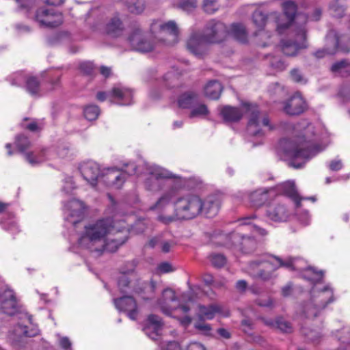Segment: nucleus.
Here are the masks:
<instances>
[{
  "label": "nucleus",
  "instance_id": "32",
  "mask_svg": "<svg viewBox=\"0 0 350 350\" xmlns=\"http://www.w3.org/2000/svg\"><path fill=\"white\" fill-rule=\"evenodd\" d=\"M267 217L275 222L286 221L289 214L286 207L284 204H274L268 206Z\"/></svg>",
  "mask_w": 350,
  "mask_h": 350
},
{
  "label": "nucleus",
  "instance_id": "8",
  "mask_svg": "<svg viewBox=\"0 0 350 350\" xmlns=\"http://www.w3.org/2000/svg\"><path fill=\"white\" fill-rule=\"evenodd\" d=\"M150 31L155 39L167 45L174 44L178 41V29L173 21L166 23L161 21H154L150 25Z\"/></svg>",
  "mask_w": 350,
  "mask_h": 350
},
{
  "label": "nucleus",
  "instance_id": "34",
  "mask_svg": "<svg viewBox=\"0 0 350 350\" xmlns=\"http://www.w3.org/2000/svg\"><path fill=\"white\" fill-rule=\"evenodd\" d=\"M242 105L241 109L231 106H224L221 107L220 110V114L221 115L224 121L228 122H238L239 121L244 112L243 105Z\"/></svg>",
  "mask_w": 350,
  "mask_h": 350
},
{
  "label": "nucleus",
  "instance_id": "58",
  "mask_svg": "<svg viewBox=\"0 0 350 350\" xmlns=\"http://www.w3.org/2000/svg\"><path fill=\"white\" fill-rule=\"evenodd\" d=\"M75 189V183L73 181L72 177L68 176L64 180V185L62 187V191L66 193H70L73 189Z\"/></svg>",
  "mask_w": 350,
  "mask_h": 350
},
{
  "label": "nucleus",
  "instance_id": "29",
  "mask_svg": "<svg viewBox=\"0 0 350 350\" xmlns=\"http://www.w3.org/2000/svg\"><path fill=\"white\" fill-rule=\"evenodd\" d=\"M163 323L159 317L154 314L148 316L145 327V334L152 340H156L163 327Z\"/></svg>",
  "mask_w": 350,
  "mask_h": 350
},
{
  "label": "nucleus",
  "instance_id": "26",
  "mask_svg": "<svg viewBox=\"0 0 350 350\" xmlns=\"http://www.w3.org/2000/svg\"><path fill=\"white\" fill-rule=\"evenodd\" d=\"M177 198V191L174 189H169L162 194L154 204L150 207V210L159 212L158 217L162 214L169 215L166 213V210L172 202L175 205Z\"/></svg>",
  "mask_w": 350,
  "mask_h": 350
},
{
  "label": "nucleus",
  "instance_id": "3",
  "mask_svg": "<svg viewBox=\"0 0 350 350\" xmlns=\"http://www.w3.org/2000/svg\"><path fill=\"white\" fill-rule=\"evenodd\" d=\"M119 219L106 218L88 224L84 227L80 237L79 245L91 252H102L105 245V239L116 230V224Z\"/></svg>",
  "mask_w": 350,
  "mask_h": 350
},
{
  "label": "nucleus",
  "instance_id": "54",
  "mask_svg": "<svg viewBox=\"0 0 350 350\" xmlns=\"http://www.w3.org/2000/svg\"><path fill=\"white\" fill-rule=\"evenodd\" d=\"M209 258L212 265L218 268L223 267L226 262L225 256L220 254H213Z\"/></svg>",
  "mask_w": 350,
  "mask_h": 350
},
{
  "label": "nucleus",
  "instance_id": "31",
  "mask_svg": "<svg viewBox=\"0 0 350 350\" xmlns=\"http://www.w3.org/2000/svg\"><path fill=\"white\" fill-rule=\"evenodd\" d=\"M109 95L117 99L122 105H128L132 103L133 92L131 89L120 84L114 86Z\"/></svg>",
  "mask_w": 350,
  "mask_h": 350
},
{
  "label": "nucleus",
  "instance_id": "4",
  "mask_svg": "<svg viewBox=\"0 0 350 350\" xmlns=\"http://www.w3.org/2000/svg\"><path fill=\"white\" fill-rule=\"evenodd\" d=\"M299 260L288 258L283 260L278 256L263 255L258 259L252 260L245 268V271L252 277L267 281L273 278V273L280 267H284L288 269L300 270L298 266Z\"/></svg>",
  "mask_w": 350,
  "mask_h": 350
},
{
  "label": "nucleus",
  "instance_id": "25",
  "mask_svg": "<svg viewBox=\"0 0 350 350\" xmlns=\"http://www.w3.org/2000/svg\"><path fill=\"white\" fill-rule=\"evenodd\" d=\"M308 107L307 103L299 93H295L284 105V111L291 116L302 113Z\"/></svg>",
  "mask_w": 350,
  "mask_h": 350
},
{
  "label": "nucleus",
  "instance_id": "45",
  "mask_svg": "<svg viewBox=\"0 0 350 350\" xmlns=\"http://www.w3.org/2000/svg\"><path fill=\"white\" fill-rule=\"evenodd\" d=\"M209 113L207 106L200 102L199 99L190 109L189 118H205Z\"/></svg>",
  "mask_w": 350,
  "mask_h": 350
},
{
  "label": "nucleus",
  "instance_id": "36",
  "mask_svg": "<svg viewBox=\"0 0 350 350\" xmlns=\"http://www.w3.org/2000/svg\"><path fill=\"white\" fill-rule=\"evenodd\" d=\"M280 191L290 198H291L295 203L296 207L300 206L301 200L303 199L299 197L296 190L295 183L293 181H286L279 185Z\"/></svg>",
  "mask_w": 350,
  "mask_h": 350
},
{
  "label": "nucleus",
  "instance_id": "63",
  "mask_svg": "<svg viewBox=\"0 0 350 350\" xmlns=\"http://www.w3.org/2000/svg\"><path fill=\"white\" fill-rule=\"evenodd\" d=\"M197 322L194 324V327L196 329L204 332V334H208L211 330V327L209 324L205 323L204 322Z\"/></svg>",
  "mask_w": 350,
  "mask_h": 350
},
{
  "label": "nucleus",
  "instance_id": "12",
  "mask_svg": "<svg viewBox=\"0 0 350 350\" xmlns=\"http://www.w3.org/2000/svg\"><path fill=\"white\" fill-rule=\"evenodd\" d=\"M294 25L295 40H283L280 44L281 50L286 56H295L300 50L307 47L306 28L302 25L297 26L295 24Z\"/></svg>",
  "mask_w": 350,
  "mask_h": 350
},
{
  "label": "nucleus",
  "instance_id": "30",
  "mask_svg": "<svg viewBox=\"0 0 350 350\" xmlns=\"http://www.w3.org/2000/svg\"><path fill=\"white\" fill-rule=\"evenodd\" d=\"M273 13H271L269 16L265 15L260 10H256L252 15V21L254 25L260 31V37L267 36L270 38V34L267 32L262 31L264 27L269 25L273 21L275 24V19L271 17Z\"/></svg>",
  "mask_w": 350,
  "mask_h": 350
},
{
  "label": "nucleus",
  "instance_id": "24",
  "mask_svg": "<svg viewBox=\"0 0 350 350\" xmlns=\"http://www.w3.org/2000/svg\"><path fill=\"white\" fill-rule=\"evenodd\" d=\"M196 316L200 321L212 320L215 316L219 314L227 317L229 314L228 310L224 309L221 305L212 304L208 306L198 305Z\"/></svg>",
  "mask_w": 350,
  "mask_h": 350
},
{
  "label": "nucleus",
  "instance_id": "16",
  "mask_svg": "<svg viewBox=\"0 0 350 350\" xmlns=\"http://www.w3.org/2000/svg\"><path fill=\"white\" fill-rule=\"evenodd\" d=\"M203 34L210 44L220 43L228 36V27L221 22L211 21L206 24Z\"/></svg>",
  "mask_w": 350,
  "mask_h": 350
},
{
  "label": "nucleus",
  "instance_id": "33",
  "mask_svg": "<svg viewBox=\"0 0 350 350\" xmlns=\"http://www.w3.org/2000/svg\"><path fill=\"white\" fill-rule=\"evenodd\" d=\"M24 157L26 161L32 166L38 165L46 160L53 158L50 151L46 149L25 152Z\"/></svg>",
  "mask_w": 350,
  "mask_h": 350
},
{
  "label": "nucleus",
  "instance_id": "35",
  "mask_svg": "<svg viewBox=\"0 0 350 350\" xmlns=\"http://www.w3.org/2000/svg\"><path fill=\"white\" fill-rule=\"evenodd\" d=\"M228 36H231L239 42L245 43L248 39V32L245 26L241 23H234L228 28Z\"/></svg>",
  "mask_w": 350,
  "mask_h": 350
},
{
  "label": "nucleus",
  "instance_id": "20",
  "mask_svg": "<svg viewBox=\"0 0 350 350\" xmlns=\"http://www.w3.org/2000/svg\"><path fill=\"white\" fill-rule=\"evenodd\" d=\"M36 20L43 27H54L62 24L63 21L61 13L53 9L41 8L37 10Z\"/></svg>",
  "mask_w": 350,
  "mask_h": 350
},
{
  "label": "nucleus",
  "instance_id": "51",
  "mask_svg": "<svg viewBox=\"0 0 350 350\" xmlns=\"http://www.w3.org/2000/svg\"><path fill=\"white\" fill-rule=\"evenodd\" d=\"M85 118L88 120H96L100 113V110L96 105H91L87 106L83 111Z\"/></svg>",
  "mask_w": 350,
  "mask_h": 350
},
{
  "label": "nucleus",
  "instance_id": "44",
  "mask_svg": "<svg viewBox=\"0 0 350 350\" xmlns=\"http://www.w3.org/2000/svg\"><path fill=\"white\" fill-rule=\"evenodd\" d=\"M322 14V10L319 8H317L314 10L313 13L309 16H306L305 14H298L295 17V24L297 26L301 25L305 27V25L309 18L310 21H317L320 19Z\"/></svg>",
  "mask_w": 350,
  "mask_h": 350
},
{
  "label": "nucleus",
  "instance_id": "37",
  "mask_svg": "<svg viewBox=\"0 0 350 350\" xmlns=\"http://www.w3.org/2000/svg\"><path fill=\"white\" fill-rule=\"evenodd\" d=\"M198 94L192 92H188L180 95L178 99V107L183 109H191L198 101Z\"/></svg>",
  "mask_w": 350,
  "mask_h": 350
},
{
  "label": "nucleus",
  "instance_id": "59",
  "mask_svg": "<svg viewBox=\"0 0 350 350\" xmlns=\"http://www.w3.org/2000/svg\"><path fill=\"white\" fill-rule=\"evenodd\" d=\"M202 280L205 284H206L208 286L213 285V286H215V287L222 286L226 283L225 282H215L213 279V275L209 273L204 274L202 276Z\"/></svg>",
  "mask_w": 350,
  "mask_h": 350
},
{
  "label": "nucleus",
  "instance_id": "13",
  "mask_svg": "<svg viewBox=\"0 0 350 350\" xmlns=\"http://www.w3.org/2000/svg\"><path fill=\"white\" fill-rule=\"evenodd\" d=\"M130 230H133V228L130 229L129 226L126 225V220L119 219L116 224L115 232L105 239L103 252H116L121 245L125 243L127 234Z\"/></svg>",
  "mask_w": 350,
  "mask_h": 350
},
{
  "label": "nucleus",
  "instance_id": "46",
  "mask_svg": "<svg viewBox=\"0 0 350 350\" xmlns=\"http://www.w3.org/2000/svg\"><path fill=\"white\" fill-rule=\"evenodd\" d=\"M124 3L129 10L132 14H139L143 12L145 9L144 0H123Z\"/></svg>",
  "mask_w": 350,
  "mask_h": 350
},
{
  "label": "nucleus",
  "instance_id": "43",
  "mask_svg": "<svg viewBox=\"0 0 350 350\" xmlns=\"http://www.w3.org/2000/svg\"><path fill=\"white\" fill-rule=\"evenodd\" d=\"M25 88L32 96H38L41 92L40 82L37 77L28 76L26 79Z\"/></svg>",
  "mask_w": 350,
  "mask_h": 350
},
{
  "label": "nucleus",
  "instance_id": "53",
  "mask_svg": "<svg viewBox=\"0 0 350 350\" xmlns=\"http://www.w3.org/2000/svg\"><path fill=\"white\" fill-rule=\"evenodd\" d=\"M16 144L18 150L23 154L27 152L26 150L30 147L31 145L29 139L23 135H19L17 137Z\"/></svg>",
  "mask_w": 350,
  "mask_h": 350
},
{
  "label": "nucleus",
  "instance_id": "40",
  "mask_svg": "<svg viewBox=\"0 0 350 350\" xmlns=\"http://www.w3.org/2000/svg\"><path fill=\"white\" fill-rule=\"evenodd\" d=\"M346 8V0H332L329 6L330 14L337 18H341L345 15Z\"/></svg>",
  "mask_w": 350,
  "mask_h": 350
},
{
  "label": "nucleus",
  "instance_id": "7",
  "mask_svg": "<svg viewBox=\"0 0 350 350\" xmlns=\"http://www.w3.org/2000/svg\"><path fill=\"white\" fill-rule=\"evenodd\" d=\"M135 275L131 274H122L118 280V288L122 293L145 294L142 295L144 299H148L154 293L155 290V284L154 282H145L135 281Z\"/></svg>",
  "mask_w": 350,
  "mask_h": 350
},
{
  "label": "nucleus",
  "instance_id": "27",
  "mask_svg": "<svg viewBox=\"0 0 350 350\" xmlns=\"http://www.w3.org/2000/svg\"><path fill=\"white\" fill-rule=\"evenodd\" d=\"M116 308L127 313L131 320H135L138 314L137 306L135 300L131 296H123L119 299H113Z\"/></svg>",
  "mask_w": 350,
  "mask_h": 350
},
{
  "label": "nucleus",
  "instance_id": "23",
  "mask_svg": "<svg viewBox=\"0 0 350 350\" xmlns=\"http://www.w3.org/2000/svg\"><path fill=\"white\" fill-rule=\"evenodd\" d=\"M84 205L81 201L72 200L64 205V213L66 219L73 224L76 225L81 221L84 215Z\"/></svg>",
  "mask_w": 350,
  "mask_h": 350
},
{
  "label": "nucleus",
  "instance_id": "38",
  "mask_svg": "<svg viewBox=\"0 0 350 350\" xmlns=\"http://www.w3.org/2000/svg\"><path fill=\"white\" fill-rule=\"evenodd\" d=\"M221 91L222 86L217 81H210L204 88L205 96L213 100L219 98Z\"/></svg>",
  "mask_w": 350,
  "mask_h": 350
},
{
  "label": "nucleus",
  "instance_id": "17",
  "mask_svg": "<svg viewBox=\"0 0 350 350\" xmlns=\"http://www.w3.org/2000/svg\"><path fill=\"white\" fill-rule=\"evenodd\" d=\"M0 312L8 316L15 314L18 310V304L14 291L6 284L1 286Z\"/></svg>",
  "mask_w": 350,
  "mask_h": 350
},
{
  "label": "nucleus",
  "instance_id": "28",
  "mask_svg": "<svg viewBox=\"0 0 350 350\" xmlns=\"http://www.w3.org/2000/svg\"><path fill=\"white\" fill-rule=\"evenodd\" d=\"M220 200L217 196H207L204 200L202 199V213L206 217L215 216L219 210Z\"/></svg>",
  "mask_w": 350,
  "mask_h": 350
},
{
  "label": "nucleus",
  "instance_id": "9",
  "mask_svg": "<svg viewBox=\"0 0 350 350\" xmlns=\"http://www.w3.org/2000/svg\"><path fill=\"white\" fill-rule=\"evenodd\" d=\"M184 298H187V301L178 307L172 304L176 301L175 292L170 288L165 289L163 291L162 299L158 301V304L161 311L167 315H172L174 312H180L182 314H186L195 306L193 299L187 297L185 294L183 295Z\"/></svg>",
  "mask_w": 350,
  "mask_h": 350
},
{
  "label": "nucleus",
  "instance_id": "52",
  "mask_svg": "<svg viewBox=\"0 0 350 350\" xmlns=\"http://www.w3.org/2000/svg\"><path fill=\"white\" fill-rule=\"evenodd\" d=\"M197 6L196 0H182L179 2L177 7L185 12H191Z\"/></svg>",
  "mask_w": 350,
  "mask_h": 350
},
{
  "label": "nucleus",
  "instance_id": "11",
  "mask_svg": "<svg viewBox=\"0 0 350 350\" xmlns=\"http://www.w3.org/2000/svg\"><path fill=\"white\" fill-rule=\"evenodd\" d=\"M338 49L343 52H349L350 40L345 36L339 37L334 30H331L325 38V48L317 51L314 55L317 58H322L327 55L335 54Z\"/></svg>",
  "mask_w": 350,
  "mask_h": 350
},
{
  "label": "nucleus",
  "instance_id": "62",
  "mask_svg": "<svg viewBox=\"0 0 350 350\" xmlns=\"http://www.w3.org/2000/svg\"><path fill=\"white\" fill-rule=\"evenodd\" d=\"M79 68L84 74L90 75L94 70V66L92 62H85L80 64Z\"/></svg>",
  "mask_w": 350,
  "mask_h": 350
},
{
  "label": "nucleus",
  "instance_id": "42",
  "mask_svg": "<svg viewBox=\"0 0 350 350\" xmlns=\"http://www.w3.org/2000/svg\"><path fill=\"white\" fill-rule=\"evenodd\" d=\"M264 323L268 326L279 329L283 332H291L292 327L291 323L284 320L282 318H278L275 321L271 319H262Z\"/></svg>",
  "mask_w": 350,
  "mask_h": 350
},
{
  "label": "nucleus",
  "instance_id": "49",
  "mask_svg": "<svg viewBox=\"0 0 350 350\" xmlns=\"http://www.w3.org/2000/svg\"><path fill=\"white\" fill-rule=\"evenodd\" d=\"M163 80L169 88H175L178 86L180 77L176 70H172L164 75Z\"/></svg>",
  "mask_w": 350,
  "mask_h": 350
},
{
  "label": "nucleus",
  "instance_id": "22",
  "mask_svg": "<svg viewBox=\"0 0 350 350\" xmlns=\"http://www.w3.org/2000/svg\"><path fill=\"white\" fill-rule=\"evenodd\" d=\"M231 243L228 246L234 245L245 253H249L255 250L257 245L256 241L250 236H245L239 232H233L230 235Z\"/></svg>",
  "mask_w": 350,
  "mask_h": 350
},
{
  "label": "nucleus",
  "instance_id": "48",
  "mask_svg": "<svg viewBox=\"0 0 350 350\" xmlns=\"http://www.w3.org/2000/svg\"><path fill=\"white\" fill-rule=\"evenodd\" d=\"M301 333L308 340L314 343L319 342L323 337V334L319 330L310 329L307 327H301Z\"/></svg>",
  "mask_w": 350,
  "mask_h": 350
},
{
  "label": "nucleus",
  "instance_id": "15",
  "mask_svg": "<svg viewBox=\"0 0 350 350\" xmlns=\"http://www.w3.org/2000/svg\"><path fill=\"white\" fill-rule=\"evenodd\" d=\"M283 14L273 12L271 15L275 19V29L280 34L285 33L291 25L296 12V5L292 1H287L283 3Z\"/></svg>",
  "mask_w": 350,
  "mask_h": 350
},
{
  "label": "nucleus",
  "instance_id": "50",
  "mask_svg": "<svg viewBox=\"0 0 350 350\" xmlns=\"http://www.w3.org/2000/svg\"><path fill=\"white\" fill-rule=\"evenodd\" d=\"M332 71L340 73L342 75L350 73V63L346 60L336 62L332 66Z\"/></svg>",
  "mask_w": 350,
  "mask_h": 350
},
{
  "label": "nucleus",
  "instance_id": "2",
  "mask_svg": "<svg viewBox=\"0 0 350 350\" xmlns=\"http://www.w3.org/2000/svg\"><path fill=\"white\" fill-rule=\"evenodd\" d=\"M301 268V270H304V268ZM304 270L306 271L304 277L314 282V286L311 291L310 299L301 308V313L306 318L312 319L317 317L327 304L334 301V293L329 285L323 288L319 286L323 276L322 271L318 272L312 267H308Z\"/></svg>",
  "mask_w": 350,
  "mask_h": 350
},
{
  "label": "nucleus",
  "instance_id": "55",
  "mask_svg": "<svg viewBox=\"0 0 350 350\" xmlns=\"http://www.w3.org/2000/svg\"><path fill=\"white\" fill-rule=\"evenodd\" d=\"M15 2L19 12L27 13L33 5V0H15Z\"/></svg>",
  "mask_w": 350,
  "mask_h": 350
},
{
  "label": "nucleus",
  "instance_id": "57",
  "mask_svg": "<svg viewBox=\"0 0 350 350\" xmlns=\"http://www.w3.org/2000/svg\"><path fill=\"white\" fill-rule=\"evenodd\" d=\"M27 77L25 76L22 72L14 73L10 78L11 84L16 86H21L24 82L26 83Z\"/></svg>",
  "mask_w": 350,
  "mask_h": 350
},
{
  "label": "nucleus",
  "instance_id": "18",
  "mask_svg": "<svg viewBox=\"0 0 350 350\" xmlns=\"http://www.w3.org/2000/svg\"><path fill=\"white\" fill-rule=\"evenodd\" d=\"M129 41L134 50L142 53L152 51L157 46L156 43L147 40L139 27H136L132 31Z\"/></svg>",
  "mask_w": 350,
  "mask_h": 350
},
{
  "label": "nucleus",
  "instance_id": "19",
  "mask_svg": "<svg viewBox=\"0 0 350 350\" xmlns=\"http://www.w3.org/2000/svg\"><path fill=\"white\" fill-rule=\"evenodd\" d=\"M206 36L199 31H193L186 42L187 49L196 57H202L208 51Z\"/></svg>",
  "mask_w": 350,
  "mask_h": 350
},
{
  "label": "nucleus",
  "instance_id": "39",
  "mask_svg": "<svg viewBox=\"0 0 350 350\" xmlns=\"http://www.w3.org/2000/svg\"><path fill=\"white\" fill-rule=\"evenodd\" d=\"M248 198L251 205L255 207H258L262 205L268 199L267 191L265 189H260L248 196Z\"/></svg>",
  "mask_w": 350,
  "mask_h": 350
},
{
  "label": "nucleus",
  "instance_id": "64",
  "mask_svg": "<svg viewBox=\"0 0 350 350\" xmlns=\"http://www.w3.org/2000/svg\"><path fill=\"white\" fill-rule=\"evenodd\" d=\"M160 245L161 251L164 253H167L174 247L175 243L173 241H161Z\"/></svg>",
  "mask_w": 350,
  "mask_h": 350
},
{
  "label": "nucleus",
  "instance_id": "5",
  "mask_svg": "<svg viewBox=\"0 0 350 350\" xmlns=\"http://www.w3.org/2000/svg\"><path fill=\"white\" fill-rule=\"evenodd\" d=\"M201 208L202 198L198 195L187 194L176 200L172 215L162 214L157 217V219L164 224H169L176 219H191L201 215Z\"/></svg>",
  "mask_w": 350,
  "mask_h": 350
},
{
  "label": "nucleus",
  "instance_id": "14",
  "mask_svg": "<svg viewBox=\"0 0 350 350\" xmlns=\"http://www.w3.org/2000/svg\"><path fill=\"white\" fill-rule=\"evenodd\" d=\"M147 174L150 176L146 178L145 181V187L147 189L150 191L157 190L160 188L159 184V180L163 178H174L178 179L180 178V176H178L175 174H173L172 172L168 170L155 165H149L146 168Z\"/></svg>",
  "mask_w": 350,
  "mask_h": 350
},
{
  "label": "nucleus",
  "instance_id": "56",
  "mask_svg": "<svg viewBox=\"0 0 350 350\" xmlns=\"http://www.w3.org/2000/svg\"><path fill=\"white\" fill-rule=\"evenodd\" d=\"M203 9L208 14H213L218 9L216 0H204Z\"/></svg>",
  "mask_w": 350,
  "mask_h": 350
},
{
  "label": "nucleus",
  "instance_id": "6",
  "mask_svg": "<svg viewBox=\"0 0 350 350\" xmlns=\"http://www.w3.org/2000/svg\"><path fill=\"white\" fill-rule=\"evenodd\" d=\"M245 114L248 118L247 133L253 136H262L273 129L268 116L258 110L256 105L245 103L243 105Z\"/></svg>",
  "mask_w": 350,
  "mask_h": 350
},
{
  "label": "nucleus",
  "instance_id": "47",
  "mask_svg": "<svg viewBox=\"0 0 350 350\" xmlns=\"http://www.w3.org/2000/svg\"><path fill=\"white\" fill-rule=\"evenodd\" d=\"M123 29L122 23L118 16L113 17L107 25V33L117 36Z\"/></svg>",
  "mask_w": 350,
  "mask_h": 350
},
{
  "label": "nucleus",
  "instance_id": "1",
  "mask_svg": "<svg viewBox=\"0 0 350 350\" xmlns=\"http://www.w3.org/2000/svg\"><path fill=\"white\" fill-rule=\"evenodd\" d=\"M285 129L295 134L296 140L281 139L277 146V153L282 159L288 161L294 168L302 167L306 162L320 152L322 149L314 146L310 137L314 133V127L305 122L297 125L285 123Z\"/></svg>",
  "mask_w": 350,
  "mask_h": 350
},
{
  "label": "nucleus",
  "instance_id": "21",
  "mask_svg": "<svg viewBox=\"0 0 350 350\" xmlns=\"http://www.w3.org/2000/svg\"><path fill=\"white\" fill-rule=\"evenodd\" d=\"M83 179L92 187H95L100 182L101 172L99 165L94 161L81 163L79 167Z\"/></svg>",
  "mask_w": 350,
  "mask_h": 350
},
{
  "label": "nucleus",
  "instance_id": "41",
  "mask_svg": "<svg viewBox=\"0 0 350 350\" xmlns=\"http://www.w3.org/2000/svg\"><path fill=\"white\" fill-rule=\"evenodd\" d=\"M38 332L37 328H32L29 330L26 325L18 324L14 327L12 334L14 335V338H17L23 336L33 337L38 334Z\"/></svg>",
  "mask_w": 350,
  "mask_h": 350
},
{
  "label": "nucleus",
  "instance_id": "60",
  "mask_svg": "<svg viewBox=\"0 0 350 350\" xmlns=\"http://www.w3.org/2000/svg\"><path fill=\"white\" fill-rule=\"evenodd\" d=\"M291 79L296 83L304 84L307 81L298 69H293L291 71Z\"/></svg>",
  "mask_w": 350,
  "mask_h": 350
},
{
  "label": "nucleus",
  "instance_id": "61",
  "mask_svg": "<svg viewBox=\"0 0 350 350\" xmlns=\"http://www.w3.org/2000/svg\"><path fill=\"white\" fill-rule=\"evenodd\" d=\"M342 333L345 336L340 338L339 340L343 343H347L348 345L347 347H340L336 350H350V332L348 329H343Z\"/></svg>",
  "mask_w": 350,
  "mask_h": 350
},
{
  "label": "nucleus",
  "instance_id": "10",
  "mask_svg": "<svg viewBox=\"0 0 350 350\" xmlns=\"http://www.w3.org/2000/svg\"><path fill=\"white\" fill-rule=\"evenodd\" d=\"M135 173L136 165L133 163L127 164L126 168L122 170L113 167L107 168L101 172L100 182L103 183L107 187L120 189L125 181V174L133 175Z\"/></svg>",
  "mask_w": 350,
  "mask_h": 350
}]
</instances>
